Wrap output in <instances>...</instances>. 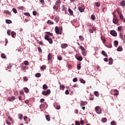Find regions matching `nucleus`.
I'll use <instances>...</instances> for the list:
<instances>
[{"label": "nucleus", "mask_w": 125, "mask_h": 125, "mask_svg": "<svg viewBox=\"0 0 125 125\" xmlns=\"http://www.w3.org/2000/svg\"><path fill=\"white\" fill-rule=\"evenodd\" d=\"M24 15H26V16L30 17L31 15H30V13L29 12H24Z\"/></svg>", "instance_id": "47"}, {"label": "nucleus", "mask_w": 125, "mask_h": 125, "mask_svg": "<svg viewBox=\"0 0 125 125\" xmlns=\"http://www.w3.org/2000/svg\"><path fill=\"white\" fill-rule=\"evenodd\" d=\"M55 31L56 34H62L61 32L60 31L59 28L58 26L55 27Z\"/></svg>", "instance_id": "7"}, {"label": "nucleus", "mask_w": 125, "mask_h": 125, "mask_svg": "<svg viewBox=\"0 0 125 125\" xmlns=\"http://www.w3.org/2000/svg\"><path fill=\"white\" fill-rule=\"evenodd\" d=\"M111 125H116V122L114 121H113L111 123Z\"/></svg>", "instance_id": "61"}, {"label": "nucleus", "mask_w": 125, "mask_h": 125, "mask_svg": "<svg viewBox=\"0 0 125 125\" xmlns=\"http://www.w3.org/2000/svg\"><path fill=\"white\" fill-rule=\"evenodd\" d=\"M16 33H15V32L14 31H12L11 32V37L13 38H14L16 37Z\"/></svg>", "instance_id": "17"}, {"label": "nucleus", "mask_w": 125, "mask_h": 125, "mask_svg": "<svg viewBox=\"0 0 125 125\" xmlns=\"http://www.w3.org/2000/svg\"><path fill=\"white\" fill-rule=\"evenodd\" d=\"M55 21H56V22H58L59 21V19L58 18V17H56L55 18Z\"/></svg>", "instance_id": "53"}, {"label": "nucleus", "mask_w": 125, "mask_h": 125, "mask_svg": "<svg viewBox=\"0 0 125 125\" xmlns=\"http://www.w3.org/2000/svg\"><path fill=\"white\" fill-rule=\"evenodd\" d=\"M46 34L48 35V36H50L51 37H52L53 36V34L52 33H50V32H46Z\"/></svg>", "instance_id": "46"}, {"label": "nucleus", "mask_w": 125, "mask_h": 125, "mask_svg": "<svg viewBox=\"0 0 125 125\" xmlns=\"http://www.w3.org/2000/svg\"><path fill=\"white\" fill-rule=\"evenodd\" d=\"M42 88L43 89H47L48 88V86L47 85H46V84H44V85H43Z\"/></svg>", "instance_id": "39"}, {"label": "nucleus", "mask_w": 125, "mask_h": 125, "mask_svg": "<svg viewBox=\"0 0 125 125\" xmlns=\"http://www.w3.org/2000/svg\"><path fill=\"white\" fill-rule=\"evenodd\" d=\"M68 46V44H67V43H62L61 45V47L62 49H65V48H66Z\"/></svg>", "instance_id": "12"}, {"label": "nucleus", "mask_w": 125, "mask_h": 125, "mask_svg": "<svg viewBox=\"0 0 125 125\" xmlns=\"http://www.w3.org/2000/svg\"><path fill=\"white\" fill-rule=\"evenodd\" d=\"M24 64L25 65H29V62L27 61H24Z\"/></svg>", "instance_id": "49"}, {"label": "nucleus", "mask_w": 125, "mask_h": 125, "mask_svg": "<svg viewBox=\"0 0 125 125\" xmlns=\"http://www.w3.org/2000/svg\"><path fill=\"white\" fill-rule=\"evenodd\" d=\"M24 90L26 93H28V92H29V90L26 87H25V88H24Z\"/></svg>", "instance_id": "26"}, {"label": "nucleus", "mask_w": 125, "mask_h": 125, "mask_svg": "<svg viewBox=\"0 0 125 125\" xmlns=\"http://www.w3.org/2000/svg\"><path fill=\"white\" fill-rule=\"evenodd\" d=\"M45 118L48 121H50L51 120V117L50 116V115H46Z\"/></svg>", "instance_id": "19"}, {"label": "nucleus", "mask_w": 125, "mask_h": 125, "mask_svg": "<svg viewBox=\"0 0 125 125\" xmlns=\"http://www.w3.org/2000/svg\"><path fill=\"white\" fill-rule=\"evenodd\" d=\"M95 111L98 114H101L102 113V109H101V108L100 107V106H96Z\"/></svg>", "instance_id": "3"}, {"label": "nucleus", "mask_w": 125, "mask_h": 125, "mask_svg": "<svg viewBox=\"0 0 125 125\" xmlns=\"http://www.w3.org/2000/svg\"><path fill=\"white\" fill-rule=\"evenodd\" d=\"M110 33V34L113 37H117V33L115 30H111Z\"/></svg>", "instance_id": "5"}, {"label": "nucleus", "mask_w": 125, "mask_h": 125, "mask_svg": "<svg viewBox=\"0 0 125 125\" xmlns=\"http://www.w3.org/2000/svg\"><path fill=\"white\" fill-rule=\"evenodd\" d=\"M68 12H69L70 14L71 15H73V11L72 10V9H68Z\"/></svg>", "instance_id": "32"}, {"label": "nucleus", "mask_w": 125, "mask_h": 125, "mask_svg": "<svg viewBox=\"0 0 125 125\" xmlns=\"http://www.w3.org/2000/svg\"><path fill=\"white\" fill-rule=\"evenodd\" d=\"M109 65H112V64L113 62V59L111 57H110L109 59Z\"/></svg>", "instance_id": "14"}, {"label": "nucleus", "mask_w": 125, "mask_h": 125, "mask_svg": "<svg viewBox=\"0 0 125 125\" xmlns=\"http://www.w3.org/2000/svg\"><path fill=\"white\" fill-rule=\"evenodd\" d=\"M56 109H57V110H59L61 108V106L60 105H56L55 106Z\"/></svg>", "instance_id": "54"}, {"label": "nucleus", "mask_w": 125, "mask_h": 125, "mask_svg": "<svg viewBox=\"0 0 125 125\" xmlns=\"http://www.w3.org/2000/svg\"><path fill=\"white\" fill-rule=\"evenodd\" d=\"M49 37V35L48 34H47L45 35L44 39H45V40L48 41Z\"/></svg>", "instance_id": "24"}, {"label": "nucleus", "mask_w": 125, "mask_h": 125, "mask_svg": "<svg viewBox=\"0 0 125 125\" xmlns=\"http://www.w3.org/2000/svg\"><path fill=\"white\" fill-rule=\"evenodd\" d=\"M80 48L82 51V54L83 56H86V50L83 46H80Z\"/></svg>", "instance_id": "2"}, {"label": "nucleus", "mask_w": 125, "mask_h": 125, "mask_svg": "<svg viewBox=\"0 0 125 125\" xmlns=\"http://www.w3.org/2000/svg\"><path fill=\"white\" fill-rule=\"evenodd\" d=\"M94 95H95V96H96V97H99V94L98 91H94Z\"/></svg>", "instance_id": "36"}, {"label": "nucleus", "mask_w": 125, "mask_h": 125, "mask_svg": "<svg viewBox=\"0 0 125 125\" xmlns=\"http://www.w3.org/2000/svg\"><path fill=\"white\" fill-rule=\"evenodd\" d=\"M80 124H81V125H83L84 124L83 121H80Z\"/></svg>", "instance_id": "64"}, {"label": "nucleus", "mask_w": 125, "mask_h": 125, "mask_svg": "<svg viewBox=\"0 0 125 125\" xmlns=\"http://www.w3.org/2000/svg\"><path fill=\"white\" fill-rule=\"evenodd\" d=\"M89 100H90V101H93V100H94V95H90V96H89Z\"/></svg>", "instance_id": "22"}, {"label": "nucleus", "mask_w": 125, "mask_h": 125, "mask_svg": "<svg viewBox=\"0 0 125 125\" xmlns=\"http://www.w3.org/2000/svg\"><path fill=\"white\" fill-rule=\"evenodd\" d=\"M116 11L117 12L118 14L119 15V16H120L121 14L122 13V11L120 10V9H117L116 10Z\"/></svg>", "instance_id": "42"}, {"label": "nucleus", "mask_w": 125, "mask_h": 125, "mask_svg": "<svg viewBox=\"0 0 125 125\" xmlns=\"http://www.w3.org/2000/svg\"><path fill=\"white\" fill-rule=\"evenodd\" d=\"M102 54L104 57H108V56H107L106 53L105 52V51L103 50L102 52Z\"/></svg>", "instance_id": "16"}, {"label": "nucleus", "mask_w": 125, "mask_h": 125, "mask_svg": "<svg viewBox=\"0 0 125 125\" xmlns=\"http://www.w3.org/2000/svg\"><path fill=\"white\" fill-rule=\"evenodd\" d=\"M18 8L19 10H24V6H19Z\"/></svg>", "instance_id": "43"}, {"label": "nucleus", "mask_w": 125, "mask_h": 125, "mask_svg": "<svg viewBox=\"0 0 125 125\" xmlns=\"http://www.w3.org/2000/svg\"><path fill=\"white\" fill-rule=\"evenodd\" d=\"M3 13H4L5 14H8V15L11 14V12H9V11L8 10L4 11Z\"/></svg>", "instance_id": "23"}, {"label": "nucleus", "mask_w": 125, "mask_h": 125, "mask_svg": "<svg viewBox=\"0 0 125 125\" xmlns=\"http://www.w3.org/2000/svg\"><path fill=\"white\" fill-rule=\"evenodd\" d=\"M27 116H24V120L25 121V122L26 123V124H28V123L27 122Z\"/></svg>", "instance_id": "60"}, {"label": "nucleus", "mask_w": 125, "mask_h": 125, "mask_svg": "<svg viewBox=\"0 0 125 125\" xmlns=\"http://www.w3.org/2000/svg\"><path fill=\"white\" fill-rule=\"evenodd\" d=\"M113 23H114V24L118 23L119 20L117 18L116 16L115 18H113Z\"/></svg>", "instance_id": "9"}, {"label": "nucleus", "mask_w": 125, "mask_h": 125, "mask_svg": "<svg viewBox=\"0 0 125 125\" xmlns=\"http://www.w3.org/2000/svg\"><path fill=\"white\" fill-rule=\"evenodd\" d=\"M12 11L15 14H16L18 12V11L17 10V9H16V8H13L12 9Z\"/></svg>", "instance_id": "33"}, {"label": "nucleus", "mask_w": 125, "mask_h": 125, "mask_svg": "<svg viewBox=\"0 0 125 125\" xmlns=\"http://www.w3.org/2000/svg\"><path fill=\"white\" fill-rule=\"evenodd\" d=\"M119 31H123V26H119L117 28Z\"/></svg>", "instance_id": "31"}, {"label": "nucleus", "mask_w": 125, "mask_h": 125, "mask_svg": "<svg viewBox=\"0 0 125 125\" xmlns=\"http://www.w3.org/2000/svg\"><path fill=\"white\" fill-rule=\"evenodd\" d=\"M114 92H115L114 94L115 96H118L119 94V91L117 89H114Z\"/></svg>", "instance_id": "13"}, {"label": "nucleus", "mask_w": 125, "mask_h": 125, "mask_svg": "<svg viewBox=\"0 0 125 125\" xmlns=\"http://www.w3.org/2000/svg\"><path fill=\"white\" fill-rule=\"evenodd\" d=\"M58 59L59 61H62V56H58Z\"/></svg>", "instance_id": "55"}, {"label": "nucleus", "mask_w": 125, "mask_h": 125, "mask_svg": "<svg viewBox=\"0 0 125 125\" xmlns=\"http://www.w3.org/2000/svg\"><path fill=\"white\" fill-rule=\"evenodd\" d=\"M1 56L2 58H4V59L6 58V55H4V54L3 53L1 54Z\"/></svg>", "instance_id": "56"}, {"label": "nucleus", "mask_w": 125, "mask_h": 125, "mask_svg": "<svg viewBox=\"0 0 125 125\" xmlns=\"http://www.w3.org/2000/svg\"><path fill=\"white\" fill-rule=\"evenodd\" d=\"M123 50V47L122 46H119L118 48H117V51L119 52H121Z\"/></svg>", "instance_id": "20"}, {"label": "nucleus", "mask_w": 125, "mask_h": 125, "mask_svg": "<svg viewBox=\"0 0 125 125\" xmlns=\"http://www.w3.org/2000/svg\"><path fill=\"white\" fill-rule=\"evenodd\" d=\"M101 39L103 43L106 42V38H105V36H102L101 37Z\"/></svg>", "instance_id": "10"}, {"label": "nucleus", "mask_w": 125, "mask_h": 125, "mask_svg": "<svg viewBox=\"0 0 125 125\" xmlns=\"http://www.w3.org/2000/svg\"><path fill=\"white\" fill-rule=\"evenodd\" d=\"M75 125H80V123L79 122V121H76L75 122Z\"/></svg>", "instance_id": "62"}, {"label": "nucleus", "mask_w": 125, "mask_h": 125, "mask_svg": "<svg viewBox=\"0 0 125 125\" xmlns=\"http://www.w3.org/2000/svg\"><path fill=\"white\" fill-rule=\"evenodd\" d=\"M120 5L122 6V7H125V0H123L121 2H120L119 3Z\"/></svg>", "instance_id": "11"}, {"label": "nucleus", "mask_w": 125, "mask_h": 125, "mask_svg": "<svg viewBox=\"0 0 125 125\" xmlns=\"http://www.w3.org/2000/svg\"><path fill=\"white\" fill-rule=\"evenodd\" d=\"M80 82L81 83H85V81L84 80H83V78H81L80 80Z\"/></svg>", "instance_id": "45"}, {"label": "nucleus", "mask_w": 125, "mask_h": 125, "mask_svg": "<svg viewBox=\"0 0 125 125\" xmlns=\"http://www.w3.org/2000/svg\"><path fill=\"white\" fill-rule=\"evenodd\" d=\"M40 2L41 3V4H42L43 5H44V4H45V1H44V0H40Z\"/></svg>", "instance_id": "52"}, {"label": "nucleus", "mask_w": 125, "mask_h": 125, "mask_svg": "<svg viewBox=\"0 0 125 125\" xmlns=\"http://www.w3.org/2000/svg\"><path fill=\"white\" fill-rule=\"evenodd\" d=\"M42 49H41V47H38V52H41V53H42Z\"/></svg>", "instance_id": "58"}, {"label": "nucleus", "mask_w": 125, "mask_h": 125, "mask_svg": "<svg viewBox=\"0 0 125 125\" xmlns=\"http://www.w3.org/2000/svg\"><path fill=\"white\" fill-rule=\"evenodd\" d=\"M60 4H61V0H57V1H56V3H55V5H54V6L53 7L54 10H55L56 11H58V10H59V8H60Z\"/></svg>", "instance_id": "1"}, {"label": "nucleus", "mask_w": 125, "mask_h": 125, "mask_svg": "<svg viewBox=\"0 0 125 125\" xmlns=\"http://www.w3.org/2000/svg\"><path fill=\"white\" fill-rule=\"evenodd\" d=\"M47 23L50 24V25H53V24H54V22H53V21H50V20L47 21Z\"/></svg>", "instance_id": "21"}, {"label": "nucleus", "mask_w": 125, "mask_h": 125, "mask_svg": "<svg viewBox=\"0 0 125 125\" xmlns=\"http://www.w3.org/2000/svg\"><path fill=\"white\" fill-rule=\"evenodd\" d=\"M95 5L96 7H100V3H99V2H96L95 3Z\"/></svg>", "instance_id": "30"}, {"label": "nucleus", "mask_w": 125, "mask_h": 125, "mask_svg": "<svg viewBox=\"0 0 125 125\" xmlns=\"http://www.w3.org/2000/svg\"><path fill=\"white\" fill-rule=\"evenodd\" d=\"M102 121L103 123H106L107 121V118H103L102 119Z\"/></svg>", "instance_id": "34"}, {"label": "nucleus", "mask_w": 125, "mask_h": 125, "mask_svg": "<svg viewBox=\"0 0 125 125\" xmlns=\"http://www.w3.org/2000/svg\"><path fill=\"white\" fill-rule=\"evenodd\" d=\"M12 21L10 20H6V23L7 24H11L12 23Z\"/></svg>", "instance_id": "28"}, {"label": "nucleus", "mask_w": 125, "mask_h": 125, "mask_svg": "<svg viewBox=\"0 0 125 125\" xmlns=\"http://www.w3.org/2000/svg\"><path fill=\"white\" fill-rule=\"evenodd\" d=\"M48 42H49V43H52L53 42L52 39H50V38H48Z\"/></svg>", "instance_id": "37"}, {"label": "nucleus", "mask_w": 125, "mask_h": 125, "mask_svg": "<svg viewBox=\"0 0 125 125\" xmlns=\"http://www.w3.org/2000/svg\"><path fill=\"white\" fill-rule=\"evenodd\" d=\"M66 7H65V6H62V11H65V10H66Z\"/></svg>", "instance_id": "59"}, {"label": "nucleus", "mask_w": 125, "mask_h": 125, "mask_svg": "<svg viewBox=\"0 0 125 125\" xmlns=\"http://www.w3.org/2000/svg\"><path fill=\"white\" fill-rule=\"evenodd\" d=\"M87 104H88L87 102L81 101L80 106L81 107H83V106L86 105Z\"/></svg>", "instance_id": "8"}, {"label": "nucleus", "mask_w": 125, "mask_h": 125, "mask_svg": "<svg viewBox=\"0 0 125 125\" xmlns=\"http://www.w3.org/2000/svg\"><path fill=\"white\" fill-rule=\"evenodd\" d=\"M120 19L123 21V20H124V15L122 14V12H121V14H120Z\"/></svg>", "instance_id": "29"}, {"label": "nucleus", "mask_w": 125, "mask_h": 125, "mask_svg": "<svg viewBox=\"0 0 125 125\" xmlns=\"http://www.w3.org/2000/svg\"><path fill=\"white\" fill-rule=\"evenodd\" d=\"M77 69L78 70H80V69H81V64H80V63H79L77 64Z\"/></svg>", "instance_id": "35"}, {"label": "nucleus", "mask_w": 125, "mask_h": 125, "mask_svg": "<svg viewBox=\"0 0 125 125\" xmlns=\"http://www.w3.org/2000/svg\"><path fill=\"white\" fill-rule=\"evenodd\" d=\"M64 88H65L64 85H60V89L62 90H64Z\"/></svg>", "instance_id": "40"}, {"label": "nucleus", "mask_w": 125, "mask_h": 125, "mask_svg": "<svg viewBox=\"0 0 125 125\" xmlns=\"http://www.w3.org/2000/svg\"><path fill=\"white\" fill-rule=\"evenodd\" d=\"M91 19H92L93 21H95V20L96 19L95 15H91Z\"/></svg>", "instance_id": "48"}, {"label": "nucleus", "mask_w": 125, "mask_h": 125, "mask_svg": "<svg viewBox=\"0 0 125 125\" xmlns=\"http://www.w3.org/2000/svg\"><path fill=\"white\" fill-rule=\"evenodd\" d=\"M11 30H8L7 31V34H8V36L11 35Z\"/></svg>", "instance_id": "50"}, {"label": "nucleus", "mask_w": 125, "mask_h": 125, "mask_svg": "<svg viewBox=\"0 0 125 125\" xmlns=\"http://www.w3.org/2000/svg\"><path fill=\"white\" fill-rule=\"evenodd\" d=\"M84 9H85L84 6H83V5L81 6H79V7H78V10H79V11H80V12H84Z\"/></svg>", "instance_id": "6"}, {"label": "nucleus", "mask_w": 125, "mask_h": 125, "mask_svg": "<svg viewBox=\"0 0 125 125\" xmlns=\"http://www.w3.org/2000/svg\"><path fill=\"white\" fill-rule=\"evenodd\" d=\"M78 81V79L77 78H73V82H77Z\"/></svg>", "instance_id": "57"}, {"label": "nucleus", "mask_w": 125, "mask_h": 125, "mask_svg": "<svg viewBox=\"0 0 125 125\" xmlns=\"http://www.w3.org/2000/svg\"><path fill=\"white\" fill-rule=\"evenodd\" d=\"M51 59H52V55L51 54H49L48 55V61H51Z\"/></svg>", "instance_id": "15"}, {"label": "nucleus", "mask_w": 125, "mask_h": 125, "mask_svg": "<svg viewBox=\"0 0 125 125\" xmlns=\"http://www.w3.org/2000/svg\"><path fill=\"white\" fill-rule=\"evenodd\" d=\"M114 46H117V45L118 44L119 42H118V41H114Z\"/></svg>", "instance_id": "44"}, {"label": "nucleus", "mask_w": 125, "mask_h": 125, "mask_svg": "<svg viewBox=\"0 0 125 125\" xmlns=\"http://www.w3.org/2000/svg\"><path fill=\"white\" fill-rule=\"evenodd\" d=\"M6 123L7 124H8V125H11V122H10L9 121L6 120Z\"/></svg>", "instance_id": "63"}, {"label": "nucleus", "mask_w": 125, "mask_h": 125, "mask_svg": "<svg viewBox=\"0 0 125 125\" xmlns=\"http://www.w3.org/2000/svg\"><path fill=\"white\" fill-rule=\"evenodd\" d=\"M77 60L79 61H82L83 60V58L82 57H77Z\"/></svg>", "instance_id": "27"}, {"label": "nucleus", "mask_w": 125, "mask_h": 125, "mask_svg": "<svg viewBox=\"0 0 125 125\" xmlns=\"http://www.w3.org/2000/svg\"><path fill=\"white\" fill-rule=\"evenodd\" d=\"M14 94L15 95L18 96V95H19L18 91H17V90H15L14 91Z\"/></svg>", "instance_id": "41"}, {"label": "nucleus", "mask_w": 125, "mask_h": 125, "mask_svg": "<svg viewBox=\"0 0 125 125\" xmlns=\"http://www.w3.org/2000/svg\"><path fill=\"white\" fill-rule=\"evenodd\" d=\"M50 93H51V91L50 89H47V91H43L42 92V94L45 96L47 95V94H50Z\"/></svg>", "instance_id": "4"}, {"label": "nucleus", "mask_w": 125, "mask_h": 125, "mask_svg": "<svg viewBox=\"0 0 125 125\" xmlns=\"http://www.w3.org/2000/svg\"><path fill=\"white\" fill-rule=\"evenodd\" d=\"M41 76V74L40 73H37L35 75V77L37 78H40Z\"/></svg>", "instance_id": "25"}, {"label": "nucleus", "mask_w": 125, "mask_h": 125, "mask_svg": "<svg viewBox=\"0 0 125 125\" xmlns=\"http://www.w3.org/2000/svg\"><path fill=\"white\" fill-rule=\"evenodd\" d=\"M79 40L81 41V42H83V41L84 40V37L83 36H79Z\"/></svg>", "instance_id": "18"}, {"label": "nucleus", "mask_w": 125, "mask_h": 125, "mask_svg": "<svg viewBox=\"0 0 125 125\" xmlns=\"http://www.w3.org/2000/svg\"><path fill=\"white\" fill-rule=\"evenodd\" d=\"M46 65H42V67H41V68L42 70H45V69H46Z\"/></svg>", "instance_id": "51"}, {"label": "nucleus", "mask_w": 125, "mask_h": 125, "mask_svg": "<svg viewBox=\"0 0 125 125\" xmlns=\"http://www.w3.org/2000/svg\"><path fill=\"white\" fill-rule=\"evenodd\" d=\"M19 119L21 120L23 119V115L22 114H19Z\"/></svg>", "instance_id": "38"}]
</instances>
